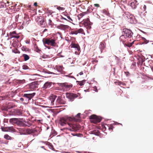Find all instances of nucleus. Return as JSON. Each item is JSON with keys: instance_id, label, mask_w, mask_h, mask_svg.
I'll return each instance as SVG.
<instances>
[{"instance_id": "423d86ee", "label": "nucleus", "mask_w": 153, "mask_h": 153, "mask_svg": "<svg viewBox=\"0 0 153 153\" xmlns=\"http://www.w3.org/2000/svg\"><path fill=\"white\" fill-rule=\"evenodd\" d=\"M36 94L35 93L31 94H24L23 97L26 99V102H24L25 103H28L29 100H31Z\"/></svg>"}, {"instance_id": "37998d69", "label": "nucleus", "mask_w": 153, "mask_h": 153, "mask_svg": "<svg viewBox=\"0 0 153 153\" xmlns=\"http://www.w3.org/2000/svg\"><path fill=\"white\" fill-rule=\"evenodd\" d=\"M48 145L50 149H52L53 148V146H52V144L51 143H48Z\"/></svg>"}, {"instance_id": "c85d7f7f", "label": "nucleus", "mask_w": 153, "mask_h": 153, "mask_svg": "<svg viewBox=\"0 0 153 153\" xmlns=\"http://www.w3.org/2000/svg\"><path fill=\"white\" fill-rule=\"evenodd\" d=\"M16 82L18 84H23L24 83L25 81V79H22V80H17L16 81Z\"/></svg>"}, {"instance_id": "7c9ffc66", "label": "nucleus", "mask_w": 153, "mask_h": 153, "mask_svg": "<svg viewBox=\"0 0 153 153\" xmlns=\"http://www.w3.org/2000/svg\"><path fill=\"white\" fill-rule=\"evenodd\" d=\"M134 41L135 40H134L131 42H129L128 43L125 44V45L127 47H130L134 43Z\"/></svg>"}, {"instance_id": "8fccbe9b", "label": "nucleus", "mask_w": 153, "mask_h": 153, "mask_svg": "<svg viewBox=\"0 0 153 153\" xmlns=\"http://www.w3.org/2000/svg\"><path fill=\"white\" fill-rule=\"evenodd\" d=\"M49 22H48V24L49 25H51V22H52V21L51 19H49Z\"/></svg>"}, {"instance_id": "6e6d98bb", "label": "nucleus", "mask_w": 153, "mask_h": 153, "mask_svg": "<svg viewBox=\"0 0 153 153\" xmlns=\"http://www.w3.org/2000/svg\"><path fill=\"white\" fill-rule=\"evenodd\" d=\"M94 5L95 7H99L100 6L98 4H95Z\"/></svg>"}, {"instance_id": "c756f323", "label": "nucleus", "mask_w": 153, "mask_h": 153, "mask_svg": "<svg viewBox=\"0 0 153 153\" xmlns=\"http://www.w3.org/2000/svg\"><path fill=\"white\" fill-rule=\"evenodd\" d=\"M37 75H38L37 74L30 75V79L32 80L36 79L37 78L36 77V76Z\"/></svg>"}, {"instance_id": "a211bd4d", "label": "nucleus", "mask_w": 153, "mask_h": 153, "mask_svg": "<svg viewBox=\"0 0 153 153\" xmlns=\"http://www.w3.org/2000/svg\"><path fill=\"white\" fill-rule=\"evenodd\" d=\"M106 46V44L105 42H101L100 43L99 47L101 50V52H103V50L105 48Z\"/></svg>"}, {"instance_id": "a19ab883", "label": "nucleus", "mask_w": 153, "mask_h": 153, "mask_svg": "<svg viewBox=\"0 0 153 153\" xmlns=\"http://www.w3.org/2000/svg\"><path fill=\"white\" fill-rule=\"evenodd\" d=\"M22 68L26 70L28 68V67L26 65H24L22 66Z\"/></svg>"}, {"instance_id": "774afa93", "label": "nucleus", "mask_w": 153, "mask_h": 153, "mask_svg": "<svg viewBox=\"0 0 153 153\" xmlns=\"http://www.w3.org/2000/svg\"><path fill=\"white\" fill-rule=\"evenodd\" d=\"M151 69L152 70V71H153V66L152 67V68H151Z\"/></svg>"}, {"instance_id": "864d4df0", "label": "nucleus", "mask_w": 153, "mask_h": 153, "mask_svg": "<svg viewBox=\"0 0 153 153\" xmlns=\"http://www.w3.org/2000/svg\"><path fill=\"white\" fill-rule=\"evenodd\" d=\"M76 51L75 52V54L76 55H79V51Z\"/></svg>"}, {"instance_id": "5701e85b", "label": "nucleus", "mask_w": 153, "mask_h": 153, "mask_svg": "<svg viewBox=\"0 0 153 153\" xmlns=\"http://www.w3.org/2000/svg\"><path fill=\"white\" fill-rule=\"evenodd\" d=\"M56 96H53L51 97L50 98V100L49 102V103H51V105H54V102L56 98Z\"/></svg>"}, {"instance_id": "c03bdc74", "label": "nucleus", "mask_w": 153, "mask_h": 153, "mask_svg": "<svg viewBox=\"0 0 153 153\" xmlns=\"http://www.w3.org/2000/svg\"><path fill=\"white\" fill-rule=\"evenodd\" d=\"M47 13H48L50 15H51L53 12L52 10H48Z\"/></svg>"}, {"instance_id": "393cba45", "label": "nucleus", "mask_w": 153, "mask_h": 153, "mask_svg": "<svg viewBox=\"0 0 153 153\" xmlns=\"http://www.w3.org/2000/svg\"><path fill=\"white\" fill-rule=\"evenodd\" d=\"M7 111V114L9 115H15V109H12L10 111Z\"/></svg>"}, {"instance_id": "9b49d317", "label": "nucleus", "mask_w": 153, "mask_h": 153, "mask_svg": "<svg viewBox=\"0 0 153 153\" xmlns=\"http://www.w3.org/2000/svg\"><path fill=\"white\" fill-rule=\"evenodd\" d=\"M15 106V105L14 104L11 102H9L7 105L6 106L2 108V109L5 111H8V109L10 108H13Z\"/></svg>"}, {"instance_id": "c9c22d12", "label": "nucleus", "mask_w": 153, "mask_h": 153, "mask_svg": "<svg viewBox=\"0 0 153 153\" xmlns=\"http://www.w3.org/2000/svg\"><path fill=\"white\" fill-rule=\"evenodd\" d=\"M4 6H6L5 3L3 2H0V7H3Z\"/></svg>"}, {"instance_id": "f8f14e48", "label": "nucleus", "mask_w": 153, "mask_h": 153, "mask_svg": "<svg viewBox=\"0 0 153 153\" xmlns=\"http://www.w3.org/2000/svg\"><path fill=\"white\" fill-rule=\"evenodd\" d=\"M57 28L63 30H66L69 29L70 27L68 25H65L62 24H60L57 26Z\"/></svg>"}, {"instance_id": "b1692460", "label": "nucleus", "mask_w": 153, "mask_h": 153, "mask_svg": "<svg viewBox=\"0 0 153 153\" xmlns=\"http://www.w3.org/2000/svg\"><path fill=\"white\" fill-rule=\"evenodd\" d=\"M127 37L123 34L120 37V41L122 42H125L126 40Z\"/></svg>"}, {"instance_id": "58836bf2", "label": "nucleus", "mask_w": 153, "mask_h": 153, "mask_svg": "<svg viewBox=\"0 0 153 153\" xmlns=\"http://www.w3.org/2000/svg\"><path fill=\"white\" fill-rule=\"evenodd\" d=\"M103 12L106 15H107L109 16H110V13L108 12L107 11H106L105 10H103Z\"/></svg>"}, {"instance_id": "79ce46f5", "label": "nucleus", "mask_w": 153, "mask_h": 153, "mask_svg": "<svg viewBox=\"0 0 153 153\" xmlns=\"http://www.w3.org/2000/svg\"><path fill=\"white\" fill-rule=\"evenodd\" d=\"M26 99L24 97L21 98L20 99V100L21 101L23 102L24 103H25L24 102H26Z\"/></svg>"}, {"instance_id": "4468645a", "label": "nucleus", "mask_w": 153, "mask_h": 153, "mask_svg": "<svg viewBox=\"0 0 153 153\" xmlns=\"http://www.w3.org/2000/svg\"><path fill=\"white\" fill-rule=\"evenodd\" d=\"M10 36L11 38H15L17 39H18L20 37V36L16 33V31L10 32Z\"/></svg>"}, {"instance_id": "f257e3e1", "label": "nucleus", "mask_w": 153, "mask_h": 153, "mask_svg": "<svg viewBox=\"0 0 153 153\" xmlns=\"http://www.w3.org/2000/svg\"><path fill=\"white\" fill-rule=\"evenodd\" d=\"M81 114L78 113L75 117H62L60 118L59 121V124L62 126H64L66 123L70 127L69 130L72 131H76L79 130L80 128V125L77 124H72L69 122H80V121Z\"/></svg>"}, {"instance_id": "de8ad7c7", "label": "nucleus", "mask_w": 153, "mask_h": 153, "mask_svg": "<svg viewBox=\"0 0 153 153\" xmlns=\"http://www.w3.org/2000/svg\"><path fill=\"white\" fill-rule=\"evenodd\" d=\"M143 10L145 11L146 10V5H144L143 7Z\"/></svg>"}, {"instance_id": "39448f33", "label": "nucleus", "mask_w": 153, "mask_h": 153, "mask_svg": "<svg viewBox=\"0 0 153 153\" xmlns=\"http://www.w3.org/2000/svg\"><path fill=\"white\" fill-rule=\"evenodd\" d=\"M89 119L91 123H97L101 121V118L98 116L95 115L93 114L89 117Z\"/></svg>"}, {"instance_id": "69168bd1", "label": "nucleus", "mask_w": 153, "mask_h": 153, "mask_svg": "<svg viewBox=\"0 0 153 153\" xmlns=\"http://www.w3.org/2000/svg\"><path fill=\"white\" fill-rule=\"evenodd\" d=\"M31 7V6L30 5H29L28 6V8H30Z\"/></svg>"}, {"instance_id": "9d476101", "label": "nucleus", "mask_w": 153, "mask_h": 153, "mask_svg": "<svg viewBox=\"0 0 153 153\" xmlns=\"http://www.w3.org/2000/svg\"><path fill=\"white\" fill-rule=\"evenodd\" d=\"M123 34L127 38H131L132 35L133 33L132 31L128 29H126L124 30Z\"/></svg>"}, {"instance_id": "1a4fd4ad", "label": "nucleus", "mask_w": 153, "mask_h": 153, "mask_svg": "<svg viewBox=\"0 0 153 153\" xmlns=\"http://www.w3.org/2000/svg\"><path fill=\"white\" fill-rule=\"evenodd\" d=\"M28 85L31 90H36L38 87V82L37 81L34 82L30 83Z\"/></svg>"}, {"instance_id": "5fc2aeb1", "label": "nucleus", "mask_w": 153, "mask_h": 153, "mask_svg": "<svg viewBox=\"0 0 153 153\" xmlns=\"http://www.w3.org/2000/svg\"><path fill=\"white\" fill-rule=\"evenodd\" d=\"M98 62V61H97V60H93L92 61V62L93 64H94L95 63V62Z\"/></svg>"}, {"instance_id": "2f4dec72", "label": "nucleus", "mask_w": 153, "mask_h": 153, "mask_svg": "<svg viewBox=\"0 0 153 153\" xmlns=\"http://www.w3.org/2000/svg\"><path fill=\"white\" fill-rule=\"evenodd\" d=\"M22 56L24 57V59L25 61L28 60L30 58L29 56L26 54H23Z\"/></svg>"}, {"instance_id": "bf43d9fd", "label": "nucleus", "mask_w": 153, "mask_h": 153, "mask_svg": "<svg viewBox=\"0 0 153 153\" xmlns=\"http://www.w3.org/2000/svg\"><path fill=\"white\" fill-rule=\"evenodd\" d=\"M22 50L23 51H25L24 47H22Z\"/></svg>"}, {"instance_id": "6ab92c4d", "label": "nucleus", "mask_w": 153, "mask_h": 153, "mask_svg": "<svg viewBox=\"0 0 153 153\" xmlns=\"http://www.w3.org/2000/svg\"><path fill=\"white\" fill-rule=\"evenodd\" d=\"M71 48H76L77 51H79L80 48L79 45L77 44L72 43L71 45Z\"/></svg>"}, {"instance_id": "f704fd0d", "label": "nucleus", "mask_w": 153, "mask_h": 153, "mask_svg": "<svg viewBox=\"0 0 153 153\" xmlns=\"http://www.w3.org/2000/svg\"><path fill=\"white\" fill-rule=\"evenodd\" d=\"M4 138L7 140H10L11 139V137L7 134H6L4 135Z\"/></svg>"}, {"instance_id": "dca6fc26", "label": "nucleus", "mask_w": 153, "mask_h": 153, "mask_svg": "<svg viewBox=\"0 0 153 153\" xmlns=\"http://www.w3.org/2000/svg\"><path fill=\"white\" fill-rule=\"evenodd\" d=\"M4 129H2V130L4 131H14L15 129L13 127H8L4 128Z\"/></svg>"}, {"instance_id": "412c9836", "label": "nucleus", "mask_w": 153, "mask_h": 153, "mask_svg": "<svg viewBox=\"0 0 153 153\" xmlns=\"http://www.w3.org/2000/svg\"><path fill=\"white\" fill-rule=\"evenodd\" d=\"M51 85V82H47L44 84L43 86L42 87V88L44 90L48 88H50Z\"/></svg>"}, {"instance_id": "603ef678", "label": "nucleus", "mask_w": 153, "mask_h": 153, "mask_svg": "<svg viewBox=\"0 0 153 153\" xmlns=\"http://www.w3.org/2000/svg\"><path fill=\"white\" fill-rule=\"evenodd\" d=\"M144 42L146 44L149 42V41L146 40L145 39H144Z\"/></svg>"}, {"instance_id": "338daca9", "label": "nucleus", "mask_w": 153, "mask_h": 153, "mask_svg": "<svg viewBox=\"0 0 153 153\" xmlns=\"http://www.w3.org/2000/svg\"><path fill=\"white\" fill-rule=\"evenodd\" d=\"M125 73L127 74V73H128V74H129V72H125Z\"/></svg>"}, {"instance_id": "13d9d810", "label": "nucleus", "mask_w": 153, "mask_h": 153, "mask_svg": "<svg viewBox=\"0 0 153 153\" xmlns=\"http://www.w3.org/2000/svg\"><path fill=\"white\" fill-rule=\"evenodd\" d=\"M34 5L35 6H37V4L36 2H35L34 4Z\"/></svg>"}, {"instance_id": "3c124183", "label": "nucleus", "mask_w": 153, "mask_h": 153, "mask_svg": "<svg viewBox=\"0 0 153 153\" xmlns=\"http://www.w3.org/2000/svg\"><path fill=\"white\" fill-rule=\"evenodd\" d=\"M27 123L28 125H26L28 126H30L32 125L31 123H30V122H27Z\"/></svg>"}, {"instance_id": "20e7f679", "label": "nucleus", "mask_w": 153, "mask_h": 153, "mask_svg": "<svg viewBox=\"0 0 153 153\" xmlns=\"http://www.w3.org/2000/svg\"><path fill=\"white\" fill-rule=\"evenodd\" d=\"M59 86L65 91L69 90L73 87L72 84L67 82L60 83L59 84Z\"/></svg>"}, {"instance_id": "4d7b16f0", "label": "nucleus", "mask_w": 153, "mask_h": 153, "mask_svg": "<svg viewBox=\"0 0 153 153\" xmlns=\"http://www.w3.org/2000/svg\"><path fill=\"white\" fill-rule=\"evenodd\" d=\"M79 74V75H83V73L82 72H80Z\"/></svg>"}, {"instance_id": "f03ea898", "label": "nucleus", "mask_w": 153, "mask_h": 153, "mask_svg": "<svg viewBox=\"0 0 153 153\" xmlns=\"http://www.w3.org/2000/svg\"><path fill=\"white\" fill-rule=\"evenodd\" d=\"M56 40L55 38H43L42 39V42L44 45L48 48L50 49L49 46H47L46 45H50L53 47H56L57 44L56 42Z\"/></svg>"}, {"instance_id": "4be33fe9", "label": "nucleus", "mask_w": 153, "mask_h": 153, "mask_svg": "<svg viewBox=\"0 0 153 153\" xmlns=\"http://www.w3.org/2000/svg\"><path fill=\"white\" fill-rule=\"evenodd\" d=\"M56 70L61 73H62L63 72V70L64 68L62 65L56 66Z\"/></svg>"}, {"instance_id": "0e129e2a", "label": "nucleus", "mask_w": 153, "mask_h": 153, "mask_svg": "<svg viewBox=\"0 0 153 153\" xmlns=\"http://www.w3.org/2000/svg\"><path fill=\"white\" fill-rule=\"evenodd\" d=\"M116 124H118V125H119V124H120V125H122V124H120V123H116Z\"/></svg>"}, {"instance_id": "473e14b6", "label": "nucleus", "mask_w": 153, "mask_h": 153, "mask_svg": "<svg viewBox=\"0 0 153 153\" xmlns=\"http://www.w3.org/2000/svg\"><path fill=\"white\" fill-rule=\"evenodd\" d=\"M76 82H78V84L81 86L84 85V83L85 82V80H83L80 81H77Z\"/></svg>"}, {"instance_id": "6e6552de", "label": "nucleus", "mask_w": 153, "mask_h": 153, "mask_svg": "<svg viewBox=\"0 0 153 153\" xmlns=\"http://www.w3.org/2000/svg\"><path fill=\"white\" fill-rule=\"evenodd\" d=\"M83 24L87 29H90L91 28V22H90L89 18L83 20Z\"/></svg>"}, {"instance_id": "f3484780", "label": "nucleus", "mask_w": 153, "mask_h": 153, "mask_svg": "<svg viewBox=\"0 0 153 153\" xmlns=\"http://www.w3.org/2000/svg\"><path fill=\"white\" fill-rule=\"evenodd\" d=\"M107 22H106V21H104L103 22V26H106V27H103V28H106V29H110L109 26H110V25L111 22H108V19L107 20Z\"/></svg>"}, {"instance_id": "ddd939ff", "label": "nucleus", "mask_w": 153, "mask_h": 153, "mask_svg": "<svg viewBox=\"0 0 153 153\" xmlns=\"http://www.w3.org/2000/svg\"><path fill=\"white\" fill-rule=\"evenodd\" d=\"M24 134H30L35 133L36 131L33 129H28L26 130H24Z\"/></svg>"}, {"instance_id": "aec40b11", "label": "nucleus", "mask_w": 153, "mask_h": 153, "mask_svg": "<svg viewBox=\"0 0 153 153\" xmlns=\"http://www.w3.org/2000/svg\"><path fill=\"white\" fill-rule=\"evenodd\" d=\"M57 104H65V102L62 99V98L59 97H58L56 100Z\"/></svg>"}, {"instance_id": "680f3d73", "label": "nucleus", "mask_w": 153, "mask_h": 153, "mask_svg": "<svg viewBox=\"0 0 153 153\" xmlns=\"http://www.w3.org/2000/svg\"><path fill=\"white\" fill-rule=\"evenodd\" d=\"M61 7H58L57 8V9L58 10H60V9H61Z\"/></svg>"}, {"instance_id": "052dcab7", "label": "nucleus", "mask_w": 153, "mask_h": 153, "mask_svg": "<svg viewBox=\"0 0 153 153\" xmlns=\"http://www.w3.org/2000/svg\"><path fill=\"white\" fill-rule=\"evenodd\" d=\"M68 19H69V20H71L72 21V19H71L69 16L68 17Z\"/></svg>"}, {"instance_id": "09e8293b", "label": "nucleus", "mask_w": 153, "mask_h": 153, "mask_svg": "<svg viewBox=\"0 0 153 153\" xmlns=\"http://www.w3.org/2000/svg\"><path fill=\"white\" fill-rule=\"evenodd\" d=\"M113 128V126L112 125H110V126L109 127L108 129L109 130H112Z\"/></svg>"}, {"instance_id": "e2e57ef3", "label": "nucleus", "mask_w": 153, "mask_h": 153, "mask_svg": "<svg viewBox=\"0 0 153 153\" xmlns=\"http://www.w3.org/2000/svg\"><path fill=\"white\" fill-rule=\"evenodd\" d=\"M47 30L46 29H44V32H45V31H46Z\"/></svg>"}, {"instance_id": "72a5a7b5", "label": "nucleus", "mask_w": 153, "mask_h": 153, "mask_svg": "<svg viewBox=\"0 0 153 153\" xmlns=\"http://www.w3.org/2000/svg\"><path fill=\"white\" fill-rule=\"evenodd\" d=\"M19 17V15L18 14L16 15L15 16V21L16 22H18V23H21V20L20 19L19 20L18 19Z\"/></svg>"}, {"instance_id": "a18cd8bd", "label": "nucleus", "mask_w": 153, "mask_h": 153, "mask_svg": "<svg viewBox=\"0 0 153 153\" xmlns=\"http://www.w3.org/2000/svg\"><path fill=\"white\" fill-rule=\"evenodd\" d=\"M71 33L72 34H75L76 35L77 34V33L76 31V30L75 31H72L71 32Z\"/></svg>"}, {"instance_id": "cd10ccee", "label": "nucleus", "mask_w": 153, "mask_h": 153, "mask_svg": "<svg viewBox=\"0 0 153 153\" xmlns=\"http://www.w3.org/2000/svg\"><path fill=\"white\" fill-rule=\"evenodd\" d=\"M15 115L20 116L22 115V112L19 110H15Z\"/></svg>"}, {"instance_id": "ea45409f", "label": "nucleus", "mask_w": 153, "mask_h": 153, "mask_svg": "<svg viewBox=\"0 0 153 153\" xmlns=\"http://www.w3.org/2000/svg\"><path fill=\"white\" fill-rule=\"evenodd\" d=\"M114 83L116 85H119L122 84V82H121L117 80L116 81L114 82Z\"/></svg>"}, {"instance_id": "4c0bfd02", "label": "nucleus", "mask_w": 153, "mask_h": 153, "mask_svg": "<svg viewBox=\"0 0 153 153\" xmlns=\"http://www.w3.org/2000/svg\"><path fill=\"white\" fill-rule=\"evenodd\" d=\"M76 31L78 33H83V32H84V30L82 28H80L77 30H76Z\"/></svg>"}, {"instance_id": "a878e982", "label": "nucleus", "mask_w": 153, "mask_h": 153, "mask_svg": "<svg viewBox=\"0 0 153 153\" xmlns=\"http://www.w3.org/2000/svg\"><path fill=\"white\" fill-rule=\"evenodd\" d=\"M87 13V12H83L82 13H80L79 14H78V16H77V17L78 18V19L79 20H80V19L82 18L83 16L85 15Z\"/></svg>"}, {"instance_id": "bb28decb", "label": "nucleus", "mask_w": 153, "mask_h": 153, "mask_svg": "<svg viewBox=\"0 0 153 153\" xmlns=\"http://www.w3.org/2000/svg\"><path fill=\"white\" fill-rule=\"evenodd\" d=\"M131 6L133 9H135L137 7V2L135 1L132 2L131 3Z\"/></svg>"}, {"instance_id": "49530a36", "label": "nucleus", "mask_w": 153, "mask_h": 153, "mask_svg": "<svg viewBox=\"0 0 153 153\" xmlns=\"http://www.w3.org/2000/svg\"><path fill=\"white\" fill-rule=\"evenodd\" d=\"M94 88V90L95 92H98V90L97 89V87L95 86L93 87Z\"/></svg>"}, {"instance_id": "7ed1b4c3", "label": "nucleus", "mask_w": 153, "mask_h": 153, "mask_svg": "<svg viewBox=\"0 0 153 153\" xmlns=\"http://www.w3.org/2000/svg\"><path fill=\"white\" fill-rule=\"evenodd\" d=\"M22 120H23V119L13 118L10 119L9 122L13 124H15L20 126H24V124Z\"/></svg>"}, {"instance_id": "0eeeda50", "label": "nucleus", "mask_w": 153, "mask_h": 153, "mask_svg": "<svg viewBox=\"0 0 153 153\" xmlns=\"http://www.w3.org/2000/svg\"><path fill=\"white\" fill-rule=\"evenodd\" d=\"M66 97L71 101H73L74 99L78 97V95L76 94L71 93H67L66 94Z\"/></svg>"}, {"instance_id": "2eb2a0df", "label": "nucleus", "mask_w": 153, "mask_h": 153, "mask_svg": "<svg viewBox=\"0 0 153 153\" xmlns=\"http://www.w3.org/2000/svg\"><path fill=\"white\" fill-rule=\"evenodd\" d=\"M36 20L37 22L40 25H42L45 21L44 18L43 17L41 16H40L39 17H38L36 19Z\"/></svg>"}, {"instance_id": "e433bc0d", "label": "nucleus", "mask_w": 153, "mask_h": 153, "mask_svg": "<svg viewBox=\"0 0 153 153\" xmlns=\"http://www.w3.org/2000/svg\"><path fill=\"white\" fill-rule=\"evenodd\" d=\"M34 47L35 49V51L38 53H40V51H41V50L39 48L38 46L36 45Z\"/></svg>"}]
</instances>
